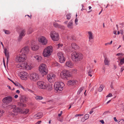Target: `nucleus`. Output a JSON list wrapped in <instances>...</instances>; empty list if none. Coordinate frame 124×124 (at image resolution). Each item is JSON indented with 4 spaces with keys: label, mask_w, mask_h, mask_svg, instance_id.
Here are the masks:
<instances>
[{
    "label": "nucleus",
    "mask_w": 124,
    "mask_h": 124,
    "mask_svg": "<svg viewBox=\"0 0 124 124\" xmlns=\"http://www.w3.org/2000/svg\"><path fill=\"white\" fill-rule=\"evenodd\" d=\"M32 65L31 63L24 62L18 64L16 65V67L21 69H26L29 70L32 69Z\"/></svg>",
    "instance_id": "nucleus-1"
},
{
    "label": "nucleus",
    "mask_w": 124,
    "mask_h": 124,
    "mask_svg": "<svg viewBox=\"0 0 124 124\" xmlns=\"http://www.w3.org/2000/svg\"><path fill=\"white\" fill-rule=\"evenodd\" d=\"M64 84L61 82H55L54 85V88L55 90L59 92L62 90L63 87L64 86Z\"/></svg>",
    "instance_id": "nucleus-2"
},
{
    "label": "nucleus",
    "mask_w": 124,
    "mask_h": 124,
    "mask_svg": "<svg viewBox=\"0 0 124 124\" xmlns=\"http://www.w3.org/2000/svg\"><path fill=\"white\" fill-rule=\"evenodd\" d=\"M39 70L42 73L46 75L48 73V69L47 66L45 64H42L39 67Z\"/></svg>",
    "instance_id": "nucleus-3"
},
{
    "label": "nucleus",
    "mask_w": 124,
    "mask_h": 124,
    "mask_svg": "<svg viewBox=\"0 0 124 124\" xmlns=\"http://www.w3.org/2000/svg\"><path fill=\"white\" fill-rule=\"evenodd\" d=\"M27 58L26 55H18L16 57L15 60L17 62L25 61Z\"/></svg>",
    "instance_id": "nucleus-4"
},
{
    "label": "nucleus",
    "mask_w": 124,
    "mask_h": 124,
    "mask_svg": "<svg viewBox=\"0 0 124 124\" xmlns=\"http://www.w3.org/2000/svg\"><path fill=\"white\" fill-rule=\"evenodd\" d=\"M71 46L72 49H69L67 50L68 52H73L72 54H79L78 53L75 51V50L78 49L79 46L76 43H74L71 44Z\"/></svg>",
    "instance_id": "nucleus-5"
},
{
    "label": "nucleus",
    "mask_w": 124,
    "mask_h": 124,
    "mask_svg": "<svg viewBox=\"0 0 124 124\" xmlns=\"http://www.w3.org/2000/svg\"><path fill=\"white\" fill-rule=\"evenodd\" d=\"M71 76L69 72L66 70H63L61 74V77L62 79H67L68 78L70 77Z\"/></svg>",
    "instance_id": "nucleus-6"
},
{
    "label": "nucleus",
    "mask_w": 124,
    "mask_h": 124,
    "mask_svg": "<svg viewBox=\"0 0 124 124\" xmlns=\"http://www.w3.org/2000/svg\"><path fill=\"white\" fill-rule=\"evenodd\" d=\"M27 100V98L25 96L23 95L21 96L20 98V102L21 103H19L18 105L21 107H25V104H23V103L26 102Z\"/></svg>",
    "instance_id": "nucleus-7"
},
{
    "label": "nucleus",
    "mask_w": 124,
    "mask_h": 124,
    "mask_svg": "<svg viewBox=\"0 0 124 124\" xmlns=\"http://www.w3.org/2000/svg\"><path fill=\"white\" fill-rule=\"evenodd\" d=\"M50 36L52 40L54 41H57L59 39L58 34L54 31H52L50 33Z\"/></svg>",
    "instance_id": "nucleus-8"
},
{
    "label": "nucleus",
    "mask_w": 124,
    "mask_h": 124,
    "mask_svg": "<svg viewBox=\"0 0 124 124\" xmlns=\"http://www.w3.org/2000/svg\"><path fill=\"white\" fill-rule=\"evenodd\" d=\"M30 75V79L32 81H38L39 79V76L36 73H31Z\"/></svg>",
    "instance_id": "nucleus-9"
},
{
    "label": "nucleus",
    "mask_w": 124,
    "mask_h": 124,
    "mask_svg": "<svg viewBox=\"0 0 124 124\" xmlns=\"http://www.w3.org/2000/svg\"><path fill=\"white\" fill-rule=\"evenodd\" d=\"M20 53H22V54H31L30 51L29 47L28 46H25L22 48L20 51Z\"/></svg>",
    "instance_id": "nucleus-10"
},
{
    "label": "nucleus",
    "mask_w": 124,
    "mask_h": 124,
    "mask_svg": "<svg viewBox=\"0 0 124 124\" xmlns=\"http://www.w3.org/2000/svg\"><path fill=\"white\" fill-rule=\"evenodd\" d=\"M71 57L73 61L77 62L81 60L83 56L82 55H71Z\"/></svg>",
    "instance_id": "nucleus-11"
},
{
    "label": "nucleus",
    "mask_w": 124,
    "mask_h": 124,
    "mask_svg": "<svg viewBox=\"0 0 124 124\" xmlns=\"http://www.w3.org/2000/svg\"><path fill=\"white\" fill-rule=\"evenodd\" d=\"M52 52L53 49L52 47L49 46L44 50L43 54H51Z\"/></svg>",
    "instance_id": "nucleus-12"
},
{
    "label": "nucleus",
    "mask_w": 124,
    "mask_h": 124,
    "mask_svg": "<svg viewBox=\"0 0 124 124\" xmlns=\"http://www.w3.org/2000/svg\"><path fill=\"white\" fill-rule=\"evenodd\" d=\"M37 84L38 87L40 89H45L46 88V83L43 81L38 82Z\"/></svg>",
    "instance_id": "nucleus-13"
},
{
    "label": "nucleus",
    "mask_w": 124,
    "mask_h": 124,
    "mask_svg": "<svg viewBox=\"0 0 124 124\" xmlns=\"http://www.w3.org/2000/svg\"><path fill=\"white\" fill-rule=\"evenodd\" d=\"M39 41L42 44L46 45L47 42V39L44 36H41L38 39Z\"/></svg>",
    "instance_id": "nucleus-14"
},
{
    "label": "nucleus",
    "mask_w": 124,
    "mask_h": 124,
    "mask_svg": "<svg viewBox=\"0 0 124 124\" xmlns=\"http://www.w3.org/2000/svg\"><path fill=\"white\" fill-rule=\"evenodd\" d=\"M11 109L13 112L15 113H20L21 109L20 108L16 107L15 105L12 106L11 107Z\"/></svg>",
    "instance_id": "nucleus-15"
},
{
    "label": "nucleus",
    "mask_w": 124,
    "mask_h": 124,
    "mask_svg": "<svg viewBox=\"0 0 124 124\" xmlns=\"http://www.w3.org/2000/svg\"><path fill=\"white\" fill-rule=\"evenodd\" d=\"M12 97L8 96L4 98L2 100L3 103H5L6 104L10 103L12 101Z\"/></svg>",
    "instance_id": "nucleus-16"
},
{
    "label": "nucleus",
    "mask_w": 124,
    "mask_h": 124,
    "mask_svg": "<svg viewBox=\"0 0 124 124\" xmlns=\"http://www.w3.org/2000/svg\"><path fill=\"white\" fill-rule=\"evenodd\" d=\"M55 77V75L51 74L50 75L47 76V78L49 82H52L54 81Z\"/></svg>",
    "instance_id": "nucleus-17"
},
{
    "label": "nucleus",
    "mask_w": 124,
    "mask_h": 124,
    "mask_svg": "<svg viewBox=\"0 0 124 124\" xmlns=\"http://www.w3.org/2000/svg\"><path fill=\"white\" fill-rule=\"evenodd\" d=\"M20 77L23 80H26L28 77V75L27 73L24 71L21 72L20 74Z\"/></svg>",
    "instance_id": "nucleus-18"
},
{
    "label": "nucleus",
    "mask_w": 124,
    "mask_h": 124,
    "mask_svg": "<svg viewBox=\"0 0 124 124\" xmlns=\"http://www.w3.org/2000/svg\"><path fill=\"white\" fill-rule=\"evenodd\" d=\"M25 31L24 30H22L21 31L19 35V38L18 39V41H20L23 37L25 35Z\"/></svg>",
    "instance_id": "nucleus-19"
},
{
    "label": "nucleus",
    "mask_w": 124,
    "mask_h": 124,
    "mask_svg": "<svg viewBox=\"0 0 124 124\" xmlns=\"http://www.w3.org/2000/svg\"><path fill=\"white\" fill-rule=\"evenodd\" d=\"M58 57L59 59V61L61 63L64 62L65 61V58L63 56V55H58Z\"/></svg>",
    "instance_id": "nucleus-20"
},
{
    "label": "nucleus",
    "mask_w": 124,
    "mask_h": 124,
    "mask_svg": "<svg viewBox=\"0 0 124 124\" xmlns=\"http://www.w3.org/2000/svg\"><path fill=\"white\" fill-rule=\"evenodd\" d=\"M77 81L75 80H70L68 81L67 85L68 86L73 85L76 84Z\"/></svg>",
    "instance_id": "nucleus-21"
},
{
    "label": "nucleus",
    "mask_w": 124,
    "mask_h": 124,
    "mask_svg": "<svg viewBox=\"0 0 124 124\" xmlns=\"http://www.w3.org/2000/svg\"><path fill=\"white\" fill-rule=\"evenodd\" d=\"M53 25L55 27L60 28L62 29H64L65 28L64 27L60 25H59L57 23H54Z\"/></svg>",
    "instance_id": "nucleus-22"
},
{
    "label": "nucleus",
    "mask_w": 124,
    "mask_h": 124,
    "mask_svg": "<svg viewBox=\"0 0 124 124\" xmlns=\"http://www.w3.org/2000/svg\"><path fill=\"white\" fill-rule=\"evenodd\" d=\"M31 48L33 51H36L39 49V46L36 45H32L31 46Z\"/></svg>",
    "instance_id": "nucleus-23"
},
{
    "label": "nucleus",
    "mask_w": 124,
    "mask_h": 124,
    "mask_svg": "<svg viewBox=\"0 0 124 124\" xmlns=\"http://www.w3.org/2000/svg\"><path fill=\"white\" fill-rule=\"evenodd\" d=\"M43 116V114L42 113H39L34 116L36 118L38 119L42 117Z\"/></svg>",
    "instance_id": "nucleus-24"
},
{
    "label": "nucleus",
    "mask_w": 124,
    "mask_h": 124,
    "mask_svg": "<svg viewBox=\"0 0 124 124\" xmlns=\"http://www.w3.org/2000/svg\"><path fill=\"white\" fill-rule=\"evenodd\" d=\"M73 22L72 20L68 23L67 25V27L69 28L72 29L73 28Z\"/></svg>",
    "instance_id": "nucleus-25"
},
{
    "label": "nucleus",
    "mask_w": 124,
    "mask_h": 124,
    "mask_svg": "<svg viewBox=\"0 0 124 124\" xmlns=\"http://www.w3.org/2000/svg\"><path fill=\"white\" fill-rule=\"evenodd\" d=\"M88 34L89 35V41H90L91 39H93V35L91 31H89L88 32Z\"/></svg>",
    "instance_id": "nucleus-26"
},
{
    "label": "nucleus",
    "mask_w": 124,
    "mask_h": 124,
    "mask_svg": "<svg viewBox=\"0 0 124 124\" xmlns=\"http://www.w3.org/2000/svg\"><path fill=\"white\" fill-rule=\"evenodd\" d=\"M46 88L49 91H51L52 89V85L51 84H48L47 86H46Z\"/></svg>",
    "instance_id": "nucleus-27"
},
{
    "label": "nucleus",
    "mask_w": 124,
    "mask_h": 124,
    "mask_svg": "<svg viewBox=\"0 0 124 124\" xmlns=\"http://www.w3.org/2000/svg\"><path fill=\"white\" fill-rule=\"evenodd\" d=\"M104 57L105 58V60L104 61V62L105 65H109V61L108 60V58L104 56Z\"/></svg>",
    "instance_id": "nucleus-28"
},
{
    "label": "nucleus",
    "mask_w": 124,
    "mask_h": 124,
    "mask_svg": "<svg viewBox=\"0 0 124 124\" xmlns=\"http://www.w3.org/2000/svg\"><path fill=\"white\" fill-rule=\"evenodd\" d=\"M34 57L39 62L42 59V57L41 56L39 55H37L35 56H34Z\"/></svg>",
    "instance_id": "nucleus-29"
},
{
    "label": "nucleus",
    "mask_w": 124,
    "mask_h": 124,
    "mask_svg": "<svg viewBox=\"0 0 124 124\" xmlns=\"http://www.w3.org/2000/svg\"><path fill=\"white\" fill-rule=\"evenodd\" d=\"M66 66L68 67H71L73 66V64L70 61H68L66 63Z\"/></svg>",
    "instance_id": "nucleus-30"
},
{
    "label": "nucleus",
    "mask_w": 124,
    "mask_h": 124,
    "mask_svg": "<svg viewBox=\"0 0 124 124\" xmlns=\"http://www.w3.org/2000/svg\"><path fill=\"white\" fill-rule=\"evenodd\" d=\"M29 111V110L28 109H25L24 110H22V109H21L20 113L26 114L28 113Z\"/></svg>",
    "instance_id": "nucleus-31"
},
{
    "label": "nucleus",
    "mask_w": 124,
    "mask_h": 124,
    "mask_svg": "<svg viewBox=\"0 0 124 124\" xmlns=\"http://www.w3.org/2000/svg\"><path fill=\"white\" fill-rule=\"evenodd\" d=\"M35 98L37 100H40L43 99V97L41 96L36 95L35 97Z\"/></svg>",
    "instance_id": "nucleus-32"
},
{
    "label": "nucleus",
    "mask_w": 124,
    "mask_h": 124,
    "mask_svg": "<svg viewBox=\"0 0 124 124\" xmlns=\"http://www.w3.org/2000/svg\"><path fill=\"white\" fill-rule=\"evenodd\" d=\"M33 31V29L31 28H30L28 29V31L27 32V34H30Z\"/></svg>",
    "instance_id": "nucleus-33"
},
{
    "label": "nucleus",
    "mask_w": 124,
    "mask_h": 124,
    "mask_svg": "<svg viewBox=\"0 0 124 124\" xmlns=\"http://www.w3.org/2000/svg\"><path fill=\"white\" fill-rule=\"evenodd\" d=\"M52 66L53 67L55 66L59 67L60 65V64L57 62H55L53 63L52 64Z\"/></svg>",
    "instance_id": "nucleus-34"
},
{
    "label": "nucleus",
    "mask_w": 124,
    "mask_h": 124,
    "mask_svg": "<svg viewBox=\"0 0 124 124\" xmlns=\"http://www.w3.org/2000/svg\"><path fill=\"white\" fill-rule=\"evenodd\" d=\"M124 63V57L120 60V64L122 65Z\"/></svg>",
    "instance_id": "nucleus-35"
},
{
    "label": "nucleus",
    "mask_w": 124,
    "mask_h": 124,
    "mask_svg": "<svg viewBox=\"0 0 124 124\" xmlns=\"http://www.w3.org/2000/svg\"><path fill=\"white\" fill-rule=\"evenodd\" d=\"M8 79L11 81L16 86H18L19 85V83L17 82H15L10 79L9 78H8Z\"/></svg>",
    "instance_id": "nucleus-36"
},
{
    "label": "nucleus",
    "mask_w": 124,
    "mask_h": 124,
    "mask_svg": "<svg viewBox=\"0 0 124 124\" xmlns=\"http://www.w3.org/2000/svg\"><path fill=\"white\" fill-rule=\"evenodd\" d=\"M66 16V18L68 20H69L70 19L71 17V15L70 14H67Z\"/></svg>",
    "instance_id": "nucleus-37"
},
{
    "label": "nucleus",
    "mask_w": 124,
    "mask_h": 124,
    "mask_svg": "<svg viewBox=\"0 0 124 124\" xmlns=\"http://www.w3.org/2000/svg\"><path fill=\"white\" fill-rule=\"evenodd\" d=\"M103 86L102 85H101L99 88V91L100 92H101L102 91L103 89Z\"/></svg>",
    "instance_id": "nucleus-38"
},
{
    "label": "nucleus",
    "mask_w": 124,
    "mask_h": 124,
    "mask_svg": "<svg viewBox=\"0 0 124 124\" xmlns=\"http://www.w3.org/2000/svg\"><path fill=\"white\" fill-rule=\"evenodd\" d=\"M92 71V70L91 69H90L88 71V76H90V77H91L92 76V75L91 73Z\"/></svg>",
    "instance_id": "nucleus-39"
},
{
    "label": "nucleus",
    "mask_w": 124,
    "mask_h": 124,
    "mask_svg": "<svg viewBox=\"0 0 124 124\" xmlns=\"http://www.w3.org/2000/svg\"><path fill=\"white\" fill-rule=\"evenodd\" d=\"M118 123L119 124H124V120L123 119L120 120L119 121Z\"/></svg>",
    "instance_id": "nucleus-40"
},
{
    "label": "nucleus",
    "mask_w": 124,
    "mask_h": 124,
    "mask_svg": "<svg viewBox=\"0 0 124 124\" xmlns=\"http://www.w3.org/2000/svg\"><path fill=\"white\" fill-rule=\"evenodd\" d=\"M83 87H81L80 89L78 90V93L77 94H80V93L83 90Z\"/></svg>",
    "instance_id": "nucleus-41"
},
{
    "label": "nucleus",
    "mask_w": 124,
    "mask_h": 124,
    "mask_svg": "<svg viewBox=\"0 0 124 124\" xmlns=\"http://www.w3.org/2000/svg\"><path fill=\"white\" fill-rule=\"evenodd\" d=\"M4 31L5 32V33L6 34H9L10 33V32L8 30H4Z\"/></svg>",
    "instance_id": "nucleus-42"
},
{
    "label": "nucleus",
    "mask_w": 124,
    "mask_h": 124,
    "mask_svg": "<svg viewBox=\"0 0 124 124\" xmlns=\"http://www.w3.org/2000/svg\"><path fill=\"white\" fill-rule=\"evenodd\" d=\"M4 112V111L2 110H0V117L2 116Z\"/></svg>",
    "instance_id": "nucleus-43"
},
{
    "label": "nucleus",
    "mask_w": 124,
    "mask_h": 124,
    "mask_svg": "<svg viewBox=\"0 0 124 124\" xmlns=\"http://www.w3.org/2000/svg\"><path fill=\"white\" fill-rule=\"evenodd\" d=\"M4 52L5 54H8V51L6 48H5L4 49Z\"/></svg>",
    "instance_id": "nucleus-44"
},
{
    "label": "nucleus",
    "mask_w": 124,
    "mask_h": 124,
    "mask_svg": "<svg viewBox=\"0 0 124 124\" xmlns=\"http://www.w3.org/2000/svg\"><path fill=\"white\" fill-rule=\"evenodd\" d=\"M67 38L69 40H70L71 39V37L70 35H67Z\"/></svg>",
    "instance_id": "nucleus-45"
},
{
    "label": "nucleus",
    "mask_w": 124,
    "mask_h": 124,
    "mask_svg": "<svg viewBox=\"0 0 124 124\" xmlns=\"http://www.w3.org/2000/svg\"><path fill=\"white\" fill-rule=\"evenodd\" d=\"M85 118L86 120L89 118V115L88 114H85Z\"/></svg>",
    "instance_id": "nucleus-46"
},
{
    "label": "nucleus",
    "mask_w": 124,
    "mask_h": 124,
    "mask_svg": "<svg viewBox=\"0 0 124 124\" xmlns=\"http://www.w3.org/2000/svg\"><path fill=\"white\" fill-rule=\"evenodd\" d=\"M6 58H7V62L8 59L9 58V55H5Z\"/></svg>",
    "instance_id": "nucleus-47"
},
{
    "label": "nucleus",
    "mask_w": 124,
    "mask_h": 124,
    "mask_svg": "<svg viewBox=\"0 0 124 124\" xmlns=\"http://www.w3.org/2000/svg\"><path fill=\"white\" fill-rule=\"evenodd\" d=\"M18 86L20 88H22L23 89H24V87L22 85L20 84L19 83V85H18V86Z\"/></svg>",
    "instance_id": "nucleus-48"
},
{
    "label": "nucleus",
    "mask_w": 124,
    "mask_h": 124,
    "mask_svg": "<svg viewBox=\"0 0 124 124\" xmlns=\"http://www.w3.org/2000/svg\"><path fill=\"white\" fill-rule=\"evenodd\" d=\"M75 23H76V25L78 24V19H77V17L76 18L75 20Z\"/></svg>",
    "instance_id": "nucleus-49"
},
{
    "label": "nucleus",
    "mask_w": 124,
    "mask_h": 124,
    "mask_svg": "<svg viewBox=\"0 0 124 124\" xmlns=\"http://www.w3.org/2000/svg\"><path fill=\"white\" fill-rule=\"evenodd\" d=\"M86 120L85 118L84 117H82L81 120V121L82 122H84Z\"/></svg>",
    "instance_id": "nucleus-50"
},
{
    "label": "nucleus",
    "mask_w": 124,
    "mask_h": 124,
    "mask_svg": "<svg viewBox=\"0 0 124 124\" xmlns=\"http://www.w3.org/2000/svg\"><path fill=\"white\" fill-rule=\"evenodd\" d=\"M83 115V114H77L75 115V117H77L78 116H82Z\"/></svg>",
    "instance_id": "nucleus-51"
},
{
    "label": "nucleus",
    "mask_w": 124,
    "mask_h": 124,
    "mask_svg": "<svg viewBox=\"0 0 124 124\" xmlns=\"http://www.w3.org/2000/svg\"><path fill=\"white\" fill-rule=\"evenodd\" d=\"M112 96V94L110 93H109L107 96V97H111V96Z\"/></svg>",
    "instance_id": "nucleus-52"
},
{
    "label": "nucleus",
    "mask_w": 124,
    "mask_h": 124,
    "mask_svg": "<svg viewBox=\"0 0 124 124\" xmlns=\"http://www.w3.org/2000/svg\"><path fill=\"white\" fill-rule=\"evenodd\" d=\"M50 55H43V56L44 57H48Z\"/></svg>",
    "instance_id": "nucleus-53"
},
{
    "label": "nucleus",
    "mask_w": 124,
    "mask_h": 124,
    "mask_svg": "<svg viewBox=\"0 0 124 124\" xmlns=\"http://www.w3.org/2000/svg\"><path fill=\"white\" fill-rule=\"evenodd\" d=\"M124 70V66L122 67L121 69V71L122 72Z\"/></svg>",
    "instance_id": "nucleus-54"
},
{
    "label": "nucleus",
    "mask_w": 124,
    "mask_h": 124,
    "mask_svg": "<svg viewBox=\"0 0 124 124\" xmlns=\"http://www.w3.org/2000/svg\"><path fill=\"white\" fill-rule=\"evenodd\" d=\"M62 44H58V48H60V47H62Z\"/></svg>",
    "instance_id": "nucleus-55"
},
{
    "label": "nucleus",
    "mask_w": 124,
    "mask_h": 124,
    "mask_svg": "<svg viewBox=\"0 0 124 124\" xmlns=\"http://www.w3.org/2000/svg\"><path fill=\"white\" fill-rule=\"evenodd\" d=\"M110 87L111 88L113 89V84L112 83H111V84L110 85Z\"/></svg>",
    "instance_id": "nucleus-56"
},
{
    "label": "nucleus",
    "mask_w": 124,
    "mask_h": 124,
    "mask_svg": "<svg viewBox=\"0 0 124 124\" xmlns=\"http://www.w3.org/2000/svg\"><path fill=\"white\" fill-rule=\"evenodd\" d=\"M100 122H101L102 124H103L104 123V122L103 120H100Z\"/></svg>",
    "instance_id": "nucleus-57"
},
{
    "label": "nucleus",
    "mask_w": 124,
    "mask_h": 124,
    "mask_svg": "<svg viewBox=\"0 0 124 124\" xmlns=\"http://www.w3.org/2000/svg\"><path fill=\"white\" fill-rule=\"evenodd\" d=\"M27 90L28 91L32 93V92H33L32 91H31V90H30L29 89H27Z\"/></svg>",
    "instance_id": "nucleus-58"
},
{
    "label": "nucleus",
    "mask_w": 124,
    "mask_h": 124,
    "mask_svg": "<svg viewBox=\"0 0 124 124\" xmlns=\"http://www.w3.org/2000/svg\"><path fill=\"white\" fill-rule=\"evenodd\" d=\"M18 97V95H16V94L14 96V98L16 99Z\"/></svg>",
    "instance_id": "nucleus-59"
},
{
    "label": "nucleus",
    "mask_w": 124,
    "mask_h": 124,
    "mask_svg": "<svg viewBox=\"0 0 124 124\" xmlns=\"http://www.w3.org/2000/svg\"><path fill=\"white\" fill-rule=\"evenodd\" d=\"M41 122V121H39L37 122L36 124H40Z\"/></svg>",
    "instance_id": "nucleus-60"
},
{
    "label": "nucleus",
    "mask_w": 124,
    "mask_h": 124,
    "mask_svg": "<svg viewBox=\"0 0 124 124\" xmlns=\"http://www.w3.org/2000/svg\"><path fill=\"white\" fill-rule=\"evenodd\" d=\"M4 58H3V63H4V65L5 66V61H4Z\"/></svg>",
    "instance_id": "nucleus-61"
},
{
    "label": "nucleus",
    "mask_w": 124,
    "mask_h": 124,
    "mask_svg": "<svg viewBox=\"0 0 124 124\" xmlns=\"http://www.w3.org/2000/svg\"><path fill=\"white\" fill-rule=\"evenodd\" d=\"M16 93H18L19 94V93H20V91L19 90H17L16 91Z\"/></svg>",
    "instance_id": "nucleus-62"
},
{
    "label": "nucleus",
    "mask_w": 124,
    "mask_h": 124,
    "mask_svg": "<svg viewBox=\"0 0 124 124\" xmlns=\"http://www.w3.org/2000/svg\"><path fill=\"white\" fill-rule=\"evenodd\" d=\"M116 32H117L116 31H114L113 33H114V34H115L116 35Z\"/></svg>",
    "instance_id": "nucleus-63"
},
{
    "label": "nucleus",
    "mask_w": 124,
    "mask_h": 124,
    "mask_svg": "<svg viewBox=\"0 0 124 124\" xmlns=\"http://www.w3.org/2000/svg\"><path fill=\"white\" fill-rule=\"evenodd\" d=\"M114 121H115L117 122V120L116 119V117H114Z\"/></svg>",
    "instance_id": "nucleus-64"
}]
</instances>
